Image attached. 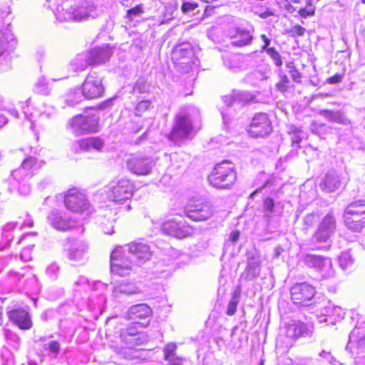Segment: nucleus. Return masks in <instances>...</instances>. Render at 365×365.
I'll list each match as a JSON object with an SVG mask.
<instances>
[{"label":"nucleus","mask_w":365,"mask_h":365,"mask_svg":"<svg viewBox=\"0 0 365 365\" xmlns=\"http://www.w3.org/2000/svg\"><path fill=\"white\" fill-rule=\"evenodd\" d=\"M341 183L340 176L335 171H329L322 178L319 186L322 190L331 192L339 189Z\"/></svg>","instance_id":"29"},{"label":"nucleus","mask_w":365,"mask_h":365,"mask_svg":"<svg viewBox=\"0 0 365 365\" xmlns=\"http://www.w3.org/2000/svg\"><path fill=\"white\" fill-rule=\"evenodd\" d=\"M224 65L232 72H239L248 67L247 59L240 54L231 53L223 57Z\"/></svg>","instance_id":"25"},{"label":"nucleus","mask_w":365,"mask_h":365,"mask_svg":"<svg viewBox=\"0 0 365 365\" xmlns=\"http://www.w3.org/2000/svg\"><path fill=\"white\" fill-rule=\"evenodd\" d=\"M8 316L12 322H14L21 329L28 330L32 327V321L27 311L24 309H14L8 312Z\"/></svg>","instance_id":"21"},{"label":"nucleus","mask_w":365,"mask_h":365,"mask_svg":"<svg viewBox=\"0 0 365 365\" xmlns=\"http://www.w3.org/2000/svg\"><path fill=\"white\" fill-rule=\"evenodd\" d=\"M127 336H136L135 339V342L134 344L137 345L143 344L144 341H147L145 334L139 331L135 326H130L122 331V337L125 338Z\"/></svg>","instance_id":"35"},{"label":"nucleus","mask_w":365,"mask_h":365,"mask_svg":"<svg viewBox=\"0 0 365 365\" xmlns=\"http://www.w3.org/2000/svg\"><path fill=\"white\" fill-rule=\"evenodd\" d=\"M284 7L287 11H288L289 12H293L295 11L294 7L292 4H289L288 0H284Z\"/></svg>","instance_id":"64"},{"label":"nucleus","mask_w":365,"mask_h":365,"mask_svg":"<svg viewBox=\"0 0 365 365\" xmlns=\"http://www.w3.org/2000/svg\"><path fill=\"white\" fill-rule=\"evenodd\" d=\"M64 203L66 208L73 212H83L90 208L85 195L76 188L68 191L65 195Z\"/></svg>","instance_id":"14"},{"label":"nucleus","mask_w":365,"mask_h":365,"mask_svg":"<svg viewBox=\"0 0 365 365\" xmlns=\"http://www.w3.org/2000/svg\"><path fill=\"white\" fill-rule=\"evenodd\" d=\"M137 267L125 251L118 247L110 255V271L121 277L128 275Z\"/></svg>","instance_id":"4"},{"label":"nucleus","mask_w":365,"mask_h":365,"mask_svg":"<svg viewBox=\"0 0 365 365\" xmlns=\"http://www.w3.org/2000/svg\"><path fill=\"white\" fill-rule=\"evenodd\" d=\"M103 78L96 71H91L82 84V96L88 99H96L103 96Z\"/></svg>","instance_id":"7"},{"label":"nucleus","mask_w":365,"mask_h":365,"mask_svg":"<svg viewBox=\"0 0 365 365\" xmlns=\"http://www.w3.org/2000/svg\"><path fill=\"white\" fill-rule=\"evenodd\" d=\"M344 223L346 227L354 232H359L364 227V222L358 219V217H354L348 215H344Z\"/></svg>","instance_id":"37"},{"label":"nucleus","mask_w":365,"mask_h":365,"mask_svg":"<svg viewBox=\"0 0 365 365\" xmlns=\"http://www.w3.org/2000/svg\"><path fill=\"white\" fill-rule=\"evenodd\" d=\"M87 244L81 240L73 241L68 249V258L71 261L80 262L84 259L87 253Z\"/></svg>","instance_id":"28"},{"label":"nucleus","mask_w":365,"mask_h":365,"mask_svg":"<svg viewBox=\"0 0 365 365\" xmlns=\"http://www.w3.org/2000/svg\"><path fill=\"white\" fill-rule=\"evenodd\" d=\"M41 166L38 165L36 158L29 157L25 159L20 168L12 172V176L17 180H24L26 177H31L34 171Z\"/></svg>","instance_id":"20"},{"label":"nucleus","mask_w":365,"mask_h":365,"mask_svg":"<svg viewBox=\"0 0 365 365\" xmlns=\"http://www.w3.org/2000/svg\"><path fill=\"white\" fill-rule=\"evenodd\" d=\"M301 259L305 266L313 269L322 279H330L335 275L331 260L329 257L307 253L302 255Z\"/></svg>","instance_id":"3"},{"label":"nucleus","mask_w":365,"mask_h":365,"mask_svg":"<svg viewBox=\"0 0 365 365\" xmlns=\"http://www.w3.org/2000/svg\"><path fill=\"white\" fill-rule=\"evenodd\" d=\"M192 50L188 44L177 46L173 52V60L178 70L187 73L192 68Z\"/></svg>","instance_id":"15"},{"label":"nucleus","mask_w":365,"mask_h":365,"mask_svg":"<svg viewBox=\"0 0 365 365\" xmlns=\"http://www.w3.org/2000/svg\"><path fill=\"white\" fill-rule=\"evenodd\" d=\"M184 214L187 217L193 221H205L213 216L214 208L207 202L200 200H192L185 205Z\"/></svg>","instance_id":"5"},{"label":"nucleus","mask_w":365,"mask_h":365,"mask_svg":"<svg viewBox=\"0 0 365 365\" xmlns=\"http://www.w3.org/2000/svg\"><path fill=\"white\" fill-rule=\"evenodd\" d=\"M47 222L53 229L66 232L75 227L74 221L62 211L53 209L47 215Z\"/></svg>","instance_id":"19"},{"label":"nucleus","mask_w":365,"mask_h":365,"mask_svg":"<svg viewBox=\"0 0 365 365\" xmlns=\"http://www.w3.org/2000/svg\"><path fill=\"white\" fill-rule=\"evenodd\" d=\"M97 120L94 117L76 115L69 122L71 132L76 135L97 131Z\"/></svg>","instance_id":"16"},{"label":"nucleus","mask_w":365,"mask_h":365,"mask_svg":"<svg viewBox=\"0 0 365 365\" xmlns=\"http://www.w3.org/2000/svg\"><path fill=\"white\" fill-rule=\"evenodd\" d=\"M309 329L307 325L301 322L293 321L292 323L286 324L281 328V334L279 339L277 340H283V337H286V346H289L292 345V340L297 339L300 336L307 335Z\"/></svg>","instance_id":"17"},{"label":"nucleus","mask_w":365,"mask_h":365,"mask_svg":"<svg viewBox=\"0 0 365 365\" xmlns=\"http://www.w3.org/2000/svg\"><path fill=\"white\" fill-rule=\"evenodd\" d=\"M90 63L87 53H78L70 63V68L74 72L85 71Z\"/></svg>","instance_id":"32"},{"label":"nucleus","mask_w":365,"mask_h":365,"mask_svg":"<svg viewBox=\"0 0 365 365\" xmlns=\"http://www.w3.org/2000/svg\"><path fill=\"white\" fill-rule=\"evenodd\" d=\"M140 292V289L134 284L122 281L116 284L113 289V297L118 301L124 297L137 294Z\"/></svg>","instance_id":"26"},{"label":"nucleus","mask_w":365,"mask_h":365,"mask_svg":"<svg viewBox=\"0 0 365 365\" xmlns=\"http://www.w3.org/2000/svg\"><path fill=\"white\" fill-rule=\"evenodd\" d=\"M236 179L237 173L235 166L227 160L217 164L208 177L210 183L218 189L230 188Z\"/></svg>","instance_id":"2"},{"label":"nucleus","mask_w":365,"mask_h":365,"mask_svg":"<svg viewBox=\"0 0 365 365\" xmlns=\"http://www.w3.org/2000/svg\"><path fill=\"white\" fill-rule=\"evenodd\" d=\"M133 185L128 179H120L110 183L108 197L117 203H122L130 198L133 192Z\"/></svg>","instance_id":"6"},{"label":"nucleus","mask_w":365,"mask_h":365,"mask_svg":"<svg viewBox=\"0 0 365 365\" xmlns=\"http://www.w3.org/2000/svg\"><path fill=\"white\" fill-rule=\"evenodd\" d=\"M253 40L250 31L245 29H237L235 35L231 37V44L234 46L242 47L250 45Z\"/></svg>","instance_id":"31"},{"label":"nucleus","mask_w":365,"mask_h":365,"mask_svg":"<svg viewBox=\"0 0 365 365\" xmlns=\"http://www.w3.org/2000/svg\"><path fill=\"white\" fill-rule=\"evenodd\" d=\"M321 314L319 317L320 323L327 322L329 320H340L344 315L343 309L338 306H335L330 302H327L321 309Z\"/></svg>","instance_id":"23"},{"label":"nucleus","mask_w":365,"mask_h":365,"mask_svg":"<svg viewBox=\"0 0 365 365\" xmlns=\"http://www.w3.org/2000/svg\"><path fill=\"white\" fill-rule=\"evenodd\" d=\"M1 110H7L9 113H10L12 115L15 116L16 118H19V113L15 109L9 108L6 106H4V102L1 104V106H0Z\"/></svg>","instance_id":"61"},{"label":"nucleus","mask_w":365,"mask_h":365,"mask_svg":"<svg viewBox=\"0 0 365 365\" xmlns=\"http://www.w3.org/2000/svg\"><path fill=\"white\" fill-rule=\"evenodd\" d=\"M152 310L145 304L133 305L125 314V318L129 320H137L138 319H145L150 316Z\"/></svg>","instance_id":"30"},{"label":"nucleus","mask_w":365,"mask_h":365,"mask_svg":"<svg viewBox=\"0 0 365 365\" xmlns=\"http://www.w3.org/2000/svg\"><path fill=\"white\" fill-rule=\"evenodd\" d=\"M292 302L301 306H308L316 294V289L307 282L294 284L291 289Z\"/></svg>","instance_id":"10"},{"label":"nucleus","mask_w":365,"mask_h":365,"mask_svg":"<svg viewBox=\"0 0 365 365\" xmlns=\"http://www.w3.org/2000/svg\"><path fill=\"white\" fill-rule=\"evenodd\" d=\"M354 259L350 253V251H344L339 257V266L343 269H346L353 266Z\"/></svg>","instance_id":"38"},{"label":"nucleus","mask_w":365,"mask_h":365,"mask_svg":"<svg viewBox=\"0 0 365 365\" xmlns=\"http://www.w3.org/2000/svg\"><path fill=\"white\" fill-rule=\"evenodd\" d=\"M102 230L106 235H111L114 232L113 220L110 221L107 220V222H103L101 223Z\"/></svg>","instance_id":"55"},{"label":"nucleus","mask_w":365,"mask_h":365,"mask_svg":"<svg viewBox=\"0 0 365 365\" xmlns=\"http://www.w3.org/2000/svg\"><path fill=\"white\" fill-rule=\"evenodd\" d=\"M240 233L239 231L235 230L231 232L230 239L232 242H237L240 238Z\"/></svg>","instance_id":"63"},{"label":"nucleus","mask_w":365,"mask_h":365,"mask_svg":"<svg viewBox=\"0 0 365 365\" xmlns=\"http://www.w3.org/2000/svg\"><path fill=\"white\" fill-rule=\"evenodd\" d=\"M263 208L264 211L266 212V216L267 217H270L271 214H272L274 210V200L270 197L264 199L263 202Z\"/></svg>","instance_id":"47"},{"label":"nucleus","mask_w":365,"mask_h":365,"mask_svg":"<svg viewBox=\"0 0 365 365\" xmlns=\"http://www.w3.org/2000/svg\"><path fill=\"white\" fill-rule=\"evenodd\" d=\"M58 266L56 263L49 264L46 270V274L51 279H56L58 272Z\"/></svg>","instance_id":"51"},{"label":"nucleus","mask_w":365,"mask_h":365,"mask_svg":"<svg viewBox=\"0 0 365 365\" xmlns=\"http://www.w3.org/2000/svg\"><path fill=\"white\" fill-rule=\"evenodd\" d=\"M43 349L48 351L54 358H56L61 350V346L57 341L51 340L43 344Z\"/></svg>","instance_id":"41"},{"label":"nucleus","mask_w":365,"mask_h":365,"mask_svg":"<svg viewBox=\"0 0 365 365\" xmlns=\"http://www.w3.org/2000/svg\"><path fill=\"white\" fill-rule=\"evenodd\" d=\"M298 13L299 16L303 18L314 16L315 14V8L312 5V1H309L307 4V7L300 9Z\"/></svg>","instance_id":"45"},{"label":"nucleus","mask_w":365,"mask_h":365,"mask_svg":"<svg viewBox=\"0 0 365 365\" xmlns=\"http://www.w3.org/2000/svg\"><path fill=\"white\" fill-rule=\"evenodd\" d=\"M87 54L91 65H98L108 61L111 56L112 51L108 46H104L94 48L87 52Z\"/></svg>","instance_id":"27"},{"label":"nucleus","mask_w":365,"mask_h":365,"mask_svg":"<svg viewBox=\"0 0 365 365\" xmlns=\"http://www.w3.org/2000/svg\"><path fill=\"white\" fill-rule=\"evenodd\" d=\"M103 147V141L98 138H88L76 141L72 145L75 153L81 151H91L96 150L100 151Z\"/></svg>","instance_id":"24"},{"label":"nucleus","mask_w":365,"mask_h":365,"mask_svg":"<svg viewBox=\"0 0 365 365\" xmlns=\"http://www.w3.org/2000/svg\"><path fill=\"white\" fill-rule=\"evenodd\" d=\"M198 4L195 2H182L181 10L183 13H189L197 9Z\"/></svg>","instance_id":"54"},{"label":"nucleus","mask_w":365,"mask_h":365,"mask_svg":"<svg viewBox=\"0 0 365 365\" xmlns=\"http://www.w3.org/2000/svg\"><path fill=\"white\" fill-rule=\"evenodd\" d=\"M272 130V123L264 113H258L252 118L248 133L254 138L264 137Z\"/></svg>","instance_id":"13"},{"label":"nucleus","mask_w":365,"mask_h":365,"mask_svg":"<svg viewBox=\"0 0 365 365\" xmlns=\"http://www.w3.org/2000/svg\"><path fill=\"white\" fill-rule=\"evenodd\" d=\"M143 13V8L141 4L137 5L135 7L130 9L127 11V17L132 19L134 16H139Z\"/></svg>","instance_id":"52"},{"label":"nucleus","mask_w":365,"mask_h":365,"mask_svg":"<svg viewBox=\"0 0 365 365\" xmlns=\"http://www.w3.org/2000/svg\"><path fill=\"white\" fill-rule=\"evenodd\" d=\"M192 130V125L190 118L184 115H178L175 123L170 133V140L178 142L180 140L187 138Z\"/></svg>","instance_id":"18"},{"label":"nucleus","mask_w":365,"mask_h":365,"mask_svg":"<svg viewBox=\"0 0 365 365\" xmlns=\"http://www.w3.org/2000/svg\"><path fill=\"white\" fill-rule=\"evenodd\" d=\"M8 41L5 35L0 32V56L7 50Z\"/></svg>","instance_id":"56"},{"label":"nucleus","mask_w":365,"mask_h":365,"mask_svg":"<svg viewBox=\"0 0 365 365\" xmlns=\"http://www.w3.org/2000/svg\"><path fill=\"white\" fill-rule=\"evenodd\" d=\"M319 220V216L314 213H309L305 215L303 218V229L308 230L312 227Z\"/></svg>","instance_id":"44"},{"label":"nucleus","mask_w":365,"mask_h":365,"mask_svg":"<svg viewBox=\"0 0 365 365\" xmlns=\"http://www.w3.org/2000/svg\"><path fill=\"white\" fill-rule=\"evenodd\" d=\"M155 165L153 158L141 155H131L126 162L128 170L136 175H150Z\"/></svg>","instance_id":"9"},{"label":"nucleus","mask_w":365,"mask_h":365,"mask_svg":"<svg viewBox=\"0 0 365 365\" xmlns=\"http://www.w3.org/2000/svg\"><path fill=\"white\" fill-rule=\"evenodd\" d=\"M165 10H166V12L168 13L170 17L168 19H172V16H173V14L175 11L177 10L178 9V4L175 3L174 4H167V5L165 6Z\"/></svg>","instance_id":"59"},{"label":"nucleus","mask_w":365,"mask_h":365,"mask_svg":"<svg viewBox=\"0 0 365 365\" xmlns=\"http://www.w3.org/2000/svg\"><path fill=\"white\" fill-rule=\"evenodd\" d=\"M301 130L295 126L292 125L289 130V133L292 135V143L293 145H299L301 142V137L299 133Z\"/></svg>","instance_id":"46"},{"label":"nucleus","mask_w":365,"mask_h":365,"mask_svg":"<svg viewBox=\"0 0 365 365\" xmlns=\"http://www.w3.org/2000/svg\"><path fill=\"white\" fill-rule=\"evenodd\" d=\"M152 102L149 100L140 101L135 108L134 113L137 116H141L145 111L152 108Z\"/></svg>","instance_id":"42"},{"label":"nucleus","mask_w":365,"mask_h":365,"mask_svg":"<svg viewBox=\"0 0 365 365\" xmlns=\"http://www.w3.org/2000/svg\"><path fill=\"white\" fill-rule=\"evenodd\" d=\"M260 272V263L258 259L255 258L248 259L245 274L247 279L251 280L257 277Z\"/></svg>","instance_id":"34"},{"label":"nucleus","mask_w":365,"mask_h":365,"mask_svg":"<svg viewBox=\"0 0 365 365\" xmlns=\"http://www.w3.org/2000/svg\"><path fill=\"white\" fill-rule=\"evenodd\" d=\"M319 113L332 123L342 124L344 125H348L351 123L349 120H348L340 111L321 110Z\"/></svg>","instance_id":"33"},{"label":"nucleus","mask_w":365,"mask_h":365,"mask_svg":"<svg viewBox=\"0 0 365 365\" xmlns=\"http://www.w3.org/2000/svg\"><path fill=\"white\" fill-rule=\"evenodd\" d=\"M343 76L341 74H335L334 76L328 78L327 81L330 84H335L341 81Z\"/></svg>","instance_id":"60"},{"label":"nucleus","mask_w":365,"mask_h":365,"mask_svg":"<svg viewBox=\"0 0 365 365\" xmlns=\"http://www.w3.org/2000/svg\"><path fill=\"white\" fill-rule=\"evenodd\" d=\"M261 39L264 41V44L262 46L261 52L267 51L268 47L271 43V40L264 34L260 36Z\"/></svg>","instance_id":"58"},{"label":"nucleus","mask_w":365,"mask_h":365,"mask_svg":"<svg viewBox=\"0 0 365 365\" xmlns=\"http://www.w3.org/2000/svg\"><path fill=\"white\" fill-rule=\"evenodd\" d=\"M34 91L36 93L43 96H48L50 94L51 89L46 79L43 76L39 78L35 83Z\"/></svg>","instance_id":"39"},{"label":"nucleus","mask_w":365,"mask_h":365,"mask_svg":"<svg viewBox=\"0 0 365 365\" xmlns=\"http://www.w3.org/2000/svg\"><path fill=\"white\" fill-rule=\"evenodd\" d=\"M170 362V365H182V359L178 356H173L172 359L168 360Z\"/></svg>","instance_id":"62"},{"label":"nucleus","mask_w":365,"mask_h":365,"mask_svg":"<svg viewBox=\"0 0 365 365\" xmlns=\"http://www.w3.org/2000/svg\"><path fill=\"white\" fill-rule=\"evenodd\" d=\"M266 53H267V55L270 56V58H272L274 64L277 66H281L282 65L281 56L274 48H269V49H267V51H266Z\"/></svg>","instance_id":"48"},{"label":"nucleus","mask_w":365,"mask_h":365,"mask_svg":"<svg viewBox=\"0 0 365 365\" xmlns=\"http://www.w3.org/2000/svg\"><path fill=\"white\" fill-rule=\"evenodd\" d=\"M336 229V218L332 213L329 212L319 224L317 230L312 236V242L316 245L327 243L335 233Z\"/></svg>","instance_id":"8"},{"label":"nucleus","mask_w":365,"mask_h":365,"mask_svg":"<svg viewBox=\"0 0 365 365\" xmlns=\"http://www.w3.org/2000/svg\"><path fill=\"white\" fill-rule=\"evenodd\" d=\"M177 346L175 343H170L166 345L164 349V355L165 360L172 359V357L175 356V351Z\"/></svg>","instance_id":"49"},{"label":"nucleus","mask_w":365,"mask_h":365,"mask_svg":"<svg viewBox=\"0 0 365 365\" xmlns=\"http://www.w3.org/2000/svg\"><path fill=\"white\" fill-rule=\"evenodd\" d=\"M240 297V292L239 291H235L232 297L231 300L228 303L227 309V314L229 316H232L235 314L237 304L239 303Z\"/></svg>","instance_id":"40"},{"label":"nucleus","mask_w":365,"mask_h":365,"mask_svg":"<svg viewBox=\"0 0 365 365\" xmlns=\"http://www.w3.org/2000/svg\"><path fill=\"white\" fill-rule=\"evenodd\" d=\"M120 247L130 256L136 266H140L150 260L152 256L150 247L142 242H131Z\"/></svg>","instance_id":"12"},{"label":"nucleus","mask_w":365,"mask_h":365,"mask_svg":"<svg viewBox=\"0 0 365 365\" xmlns=\"http://www.w3.org/2000/svg\"><path fill=\"white\" fill-rule=\"evenodd\" d=\"M161 230L163 233L178 239L188 237L193 235L194 228L185 221L169 220L163 223Z\"/></svg>","instance_id":"11"},{"label":"nucleus","mask_w":365,"mask_h":365,"mask_svg":"<svg viewBox=\"0 0 365 365\" xmlns=\"http://www.w3.org/2000/svg\"><path fill=\"white\" fill-rule=\"evenodd\" d=\"M289 83V80L286 75H283L281 76V80L277 84V88L281 92H286L288 88V84Z\"/></svg>","instance_id":"53"},{"label":"nucleus","mask_w":365,"mask_h":365,"mask_svg":"<svg viewBox=\"0 0 365 365\" xmlns=\"http://www.w3.org/2000/svg\"><path fill=\"white\" fill-rule=\"evenodd\" d=\"M55 15L60 21H81L98 16L96 8L91 1H79L65 2L57 8Z\"/></svg>","instance_id":"1"},{"label":"nucleus","mask_w":365,"mask_h":365,"mask_svg":"<svg viewBox=\"0 0 365 365\" xmlns=\"http://www.w3.org/2000/svg\"><path fill=\"white\" fill-rule=\"evenodd\" d=\"M306 29L300 25H295L289 31V34L292 37L302 36L304 35Z\"/></svg>","instance_id":"50"},{"label":"nucleus","mask_w":365,"mask_h":365,"mask_svg":"<svg viewBox=\"0 0 365 365\" xmlns=\"http://www.w3.org/2000/svg\"><path fill=\"white\" fill-rule=\"evenodd\" d=\"M255 96L250 92L234 91L230 96L223 97V101L227 106H245L254 102Z\"/></svg>","instance_id":"22"},{"label":"nucleus","mask_w":365,"mask_h":365,"mask_svg":"<svg viewBox=\"0 0 365 365\" xmlns=\"http://www.w3.org/2000/svg\"><path fill=\"white\" fill-rule=\"evenodd\" d=\"M291 78L296 83H300L302 78V74L296 69L289 70Z\"/></svg>","instance_id":"57"},{"label":"nucleus","mask_w":365,"mask_h":365,"mask_svg":"<svg viewBox=\"0 0 365 365\" xmlns=\"http://www.w3.org/2000/svg\"><path fill=\"white\" fill-rule=\"evenodd\" d=\"M362 214H365V203L362 201H356L351 203L346 207L344 211V215L354 217H358Z\"/></svg>","instance_id":"36"},{"label":"nucleus","mask_w":365,"mask_h":365,"mask_svg":"<svg viewBox=\"0 0 365 365\" xmlns=\"http://www.w3.org/2000/svg\"><path fill=\"white\" fill-rule=\"evenodd\" d=\"M133 91L139 93H145L149 91V85L144 78H140L135 83Z\"/></svg>","instance_id":"43"}]
</instances>
